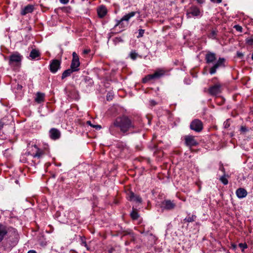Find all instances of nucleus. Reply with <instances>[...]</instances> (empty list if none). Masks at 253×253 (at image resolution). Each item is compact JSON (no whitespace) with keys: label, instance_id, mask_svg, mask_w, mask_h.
<instances>
[{"label":"nucleus","instance_id":"nucleus-1","mask_svg":"<svg viewBox=\"0 0 253 253\" xmlns=\"http://www.w3.org/2000/svg\"><path fill=\"white\" fill-rule=\"evenodd\" d=\"M114 127H118L120 131L125 133L136 128L133 121L126 116L118 117L114 121L113 124L110 127V130L112 133L114 132Z\"/></svg>","mask_w":253,"mask_h":253},{"label":"nucleus","instance_id":"nucleus-2","mask_svg":"<svg viewBox=\"0 0 253 253\" xmlns=\"http://www.w3.org/2000/svg\"><path fill=\"white\" fill-rule=\"evenodd\" d=\"M22 58V55L19 52H13L9 56L8 64L12 67H19L21 65Z\"/></svg>","mask_w":253,"mask_h":253},{"label":"nucleus","instance_id":"nucleus-3","mask_svg":"<svg viewBox=\"0 0 253 253\" xmlns=\"http://www.w3.org/2000/svg\"><path fill=\"white\" fill-rule=\"evenodd\" d=\"M136 14L135 12H131L124 15L120 20L117 21L115 27L121 26V28H125L128 25V21L130 18L133 17Z\"/></svg>","mask_w":253,"mask_h":253},{"label":"nucleus","instance_id":"nucleus-4","mask_svg":"<svg viewBox=\"0 0 253 253\" xmlns=\"http://www.w3.org/2000/svg\"><path fill=\"white\" fill-rule=\"evenodd\" d=\"M186 15L188 18H191L192 16L198 17L201 16V12L198 7L192 6L187 9Z\"/></svg>","mask_w":253,"mask_h":253},{"label":"nucleus","instance_id":"nucleus-5","mask_svg":"<svg viewBox=\"0 0 253 253\" xmlns=\"http://www.w3.org/2000/svg\"><path fill=\"white\" fill-rule=\"evenodd\" d=\"M225 61V60L224 58H219L217 61L211 68L210 73L213 75L216 73V70L219 67H224Z\"/></svg>","mask_w":253,"mask_h":253},{"label":"nucleus","instance_id":"nucleus-6","mask_svg":"<svg viewBox=\"0 0 253 253\" xmlns=\"http://www.w3.org/2000/svg\"><path fill=\"white\" fill-rule=\"evenodd\" d=\"M190 127L196 132H200L203 128V123L200 120L195 119L191 123Z\"/></svg>","mask_w":253,"mask_h":253},{"label":"nucleus","instance_id":"nucleus-7","mask_svg":"<svg viewBox=\"0 0 253 253\" xmlns=\"http://www.w3.org/2000/svg\"><path fill=\"white\" fill-rule=\"evenodd\" d=\"M222 86L220 84H216L210 86L208 89L209 93L212 96H216L221 92Z\"/></svg>","mask_w":253,"mask_h":253},{"label":"nucleus","instance_id":"nucleus-8","mask_svg":"<svg viewBox=\"0 0 253 253\" xmlns=\"http://www.w3.org/2000/svg\"><path fill=\"white\" fill-rule=\"evenodd\" d=\"M175 207V204L169 200H165L161 204V208L163 210H172Z\"/></svg>","mask_w":253,"mask_h":253},{"label":"nucleus","instance_id":"nucleus-9","mask_svg":"<svg viewBox=\"0 0 253 253\" xmlns=\"http://www.w3.org/2000/svg\"><path fill=\"white\" fill-rule=\"evenodd\" d=\"M60 61L57 59L53 60L50 64V70L55 73L60 67Z\"/></svg>","mask_w":253,"mask_h":253},{"label":"nucleus","instance_id":"nucleus-10","mask_svg":"<svg viewBox=\"0 0 253 253\" xmlns=\"http://www.w3.org/2000/svg\"><path fill=\"white\" fill-rule=\"evenodd\" d=\"M185 141L186 145L189 146H194L198 145V143L195 139L194 136L192 135H187L185 137Z\"/></svg>","mask_w":253,"mask_h":253},{"label":"nucleus","instance_id":"nucleus-11","mask_svg":"<svg viewBox=\"0 0 253 253\" xmlns=\"http://www.w3.org/2000/svg\"><path fill=\"white\" fill-rule=\"evenodd\" d=\"M50 138L53 140L58 139L60 137V132L56 128H52L49 131Z\"/></svg>","mask_w":253,"mask_h":253},{"label":"nucleus","instance_id":"nucleus-12","mask_svg":"<svg viewBox=\"0 0 253 253\" xmlns=\"http://www.w3.org/2000/svg\"><path fill=\"white\" fill-rule=\"evenodd\" d=\"M166 72L167 71L164 69H159L157 70L153 74H152L153 79H158L161 78L166 74Z\"/></svg>","mask_w":253,"mask_h":253},{"label":"nucleus","instance_id":"nucleus-13","mask_svg":"<svg viewBox=\"0 0 253 253\" xmlns=\"http://www.w3.org/2000/svg\"><path fill=\"white\" fill-rule=\"evenodd\" d=\"M128 198L129 200L131 201H134L136 203H141L142 199L139 195H135L132 192H130L128 194Z\"/></svg>","mask_w":253,"mask_h":253},{"label":"nucleus","instance_id":"nucleus-14","mask_svg":"<svg viewBox=\"0 0 253 253\" xmlns=\"http://www.w3.org/2000/svg\"><path fill=\"white\" fill-rule=\"evenodd\" d=\"M205 59L207 63H212L216 60L215 54L213 52H208L206 55Z\"/></svg>","mask_w":253,"mask_h":253},{"label":"nucleus","instance_id":"nucleus-15","mask_svg":"<svg viewBox=\"0 0 253 253\" xmlns=\"http://www.w3.org/2000/svg\"><path fill=\"white\" fill-rule=\"evenodd\" d=\"M236 194L238 198L242 199L247 196L248 193L244 188H240L236 190Z\"/></svg>","mask_w":253,"mask_h":253},{"label":"nucleus","instance_id":"nucleus-16","mask_svg":"<svg viewBox=\"0 0 253 253\" xmlns=\"http://www.w3.org/2000/svg\"><path fill=\"white\" fill-rule=\"evenodd\" d=\"M80 65V62L79 59H72L70 68L75 72L78 71L79 70V68L78 67Z\"/></svg>","mask_w":253,"mask_h":253},{"label":"nucleus","instance_id":"nucleus-17","mask_svg":"<svg viewBox=\"0 0 253 253\" xmlns=\"http://www.w3.org/2000/svg\"><path fill=\"white\" fill-rule=\"evenodd\" d=\"M45 95L44 93L37 92L35 100L36 102L40 103L44 101Z\"/></svg>","mask_w":253,"mask_h":253},{"label":"nucleus","instance_id":"nucleus-18","mask_svg":"<svg viewBox=\"0 0 253 253\" xmlns=\"http://www.w3.org/2000/svg\"><path fill=\"white\" fill-rule=\"evenodd\" d=\"M97 13L99 17L102 18L107 13V9L104 6H100L97 10Z\"/></svg>","mask_w":253,"mask_h":253},{"label":"nucleus","instance_id":"nucleus-19","mask_svg":"<svg viewBox=\"0 0 253 253\" xmlns=\"http://www.w3.org/2000/svg\"><path fill=\"white\" fill-rule=\"evenodd\" d=\"M33 10V6L31 5H28L26 6L24 9H23L21 12L22 15H25L27 13H31Z\"/></svg>","mask_w":253,"mask_h":253},{"label":"nucleus","instance_id":"nucleus-20","mask_svg":"<svg viewBox=\"0 0 253 253\" xmlns=\"http://www.w3.org/2000/svg\"><path fill=\"white\" fill-rule=\"evenodd\" d=\"M7 233L5 226L0 224V242L2 240Z\"/></svg>","mask_w":253,"mask_h":253},{"label":"nucleus","instance_id":"nucleus-21","mask_svg":"<svg viewBox=\"0 0 253 253\" xmlns=\"http://www.w3.org/2000/svg\"><path fill=\"white\" fill-rule=\"evenodd\" d=\"M40 56V52L38 50L33 49L30 52V57L32 59H34L36 57H39Z\"/></svg>","mask_w":253,"mask_h":253},{"label":"nucleus","instance_id":"nucleus-22","mask_svg":"<svg viewBox=\"0 0 253 253\" xmlns=\"http://www.w3.org/2000/svg\"><path fill=\"white\" fill-rule=\"evenodd\" d=\"M75 72L74 71H73L72 69H68L66 70H65V71H64V72L62 73V79H65V78L70 76V75L73 73Z\"/></svg>","mask_w":253,"mask_h":253},{"label":"nucleus","instance_id":"nucleus-23","mask_svg":"<svg viewBox=\"0 0 253 253\" xmlns=\"http://www.w3.org/2000/svg\"><path fill=\"white\" fill-rule=\"evenodd\" d=\"M130 216L134 220L138 219V218L139 217V214L136 209L134 208L132 209V211L130 213Z\"/></svg>","mask_w":253,"mask_h":253},{"label":"nucleus","instance_id":"nucleus-24","mask_svg":"<svg viewBox=\"0 0 253 253\" xmlns=\"http://www.w3.org/2000/svg\"><path fill=\"white\" fill-rule=\"evenodd\" d=\"M228 177V175L224 174L220 177V180L224 185H227L228 183V180L227 178Z\"/></svg>","mask_w":253,"mask_h":253},{"label":"nucleus","instance_id":"nucleus-25","mask_svg":"<svg viewBox=\"0 0 253 253\" xmlns=\"http://www.w3.org/2000/svg\"><path fill=\"white\" fill-rule=\"evenodd\" d=\"M138 55L137 53H136L134 50H132L129 54V57L132 60H135L136 59V58L137 57Z\"/></svg>","mask_w":253,"mask_h":253},{"label":"nucleus","instance_id":"nucleus-26","mask_svg":"<svg viewBox=\"0 0 253 253\" xmlns=\"http://www.w3.org/2000/svg\"><path fill=\"white\" fill-rule=\"evenodd\" d=\"M151 80H153V76L152 74L148 75L147 76H145V78L143 79V83H146L149 81H150Z\"/></svg>","mask_w":253,"mask_h":253},{"label":"nucleus","instance_id":"nucleus-27","mask_svg":"<svg viewBox=\"0 0 253 253\" xmlns=\"http://www.w3.org/2000/svg\"><path fill=\"white\" fill-rule=\"evenodd\" d=\"M196 216L195 215H192V216L187 217L184 219V220L188 222L194 221Z\"/></svg>","mask_w":253,"mask_h":253},{"label":"nucleus","instance_id":"nucleus-28","mask_svg":"<svg viewBox=\"0 0 253 253\" xmlns=\"http://www.w3.org/2000/svg\"><path fill=\"white\" fill-rule=\"evenodd\" d=\"M246 42L249 45H253V37L247 38L246 40Z\"/></svg>","mask_w":253,"mask_h":253},{"label":"nucleus","instance_id":"nucleus-29","mask_svg":"<svg viewBox=\"0 0 253 253\" xmlns=\"http://www.w3.org/2000/svg\"><path fill=\"white\" fill-rule=\"evenodd\" d=\"M87 124H88L89 125H90V126H91L92 127H94V128H95L96 129H101V126L100 125H93L91 123V122L88 121L87 122Z\"/></svg>","mask_w":253,"mask_h":253},{"label":"nucleus","instance_id":"nucleus-30","mask_svg":"<svg viewBox=\"0 0 253 253\" xmlns=\"http://www.w3.org/2000/svg\"><path fill=\"white\" fill-rule=\"evenodd\" d=\"M144 31H145L144 30H143V29L139 30V33H138V35L137 36V38H139L142 37L143 36Z\"/></svg>","mask_w":253,"mask_h":253},{"label":"nucleus","instance_id":"nucleus-31","mask_svg":"<svg viewBox=\"0 0 253 253\" xmlns=\"http://www.w3.org/2000/svg\"><path fill=\"white\" fill-rule=\"evenodd\" d=\"M234 28H235L237 31L242 32V27L239 25H236L234 26Z\"/></svg>","mask_w":253,"mask_h":253},{"label":"nucleus","instance_id":"nucleus-32","mask_svg":"<svg viewBox=\"0 0 253 253\" xmlns=\"http://www.w3.org/2000/svg\"><path fill=\"white\" fill-rule=\"evenodd\" d=\"M239 246L242 249V251L247 248V245L246 244L240 243Z\"/></svg>","mask_w":253,"mask_h":253},{"label":"nucleus","instance_id":"nucleus-33","mask_svg":"<svg viewBox=\"0 0 253 253\" xmlns=\"http://www.w3.org/2000/svg\"><path fill=\"white\" fill-rule=\"evenodd\" d=\"M42 154V153L40 151V150H38L37 153L33 155L34 157H40Z\"/></svg>","mask_w":253,"mask_h":253},{"label":"nucleus","instance_id":"nucleus-34","mask_svg":"<svg viewBox=\"0 0 253 253\" xmlns=\"http://www.w3.org/2000/svg\"><path fill=\"white\" fill-rule=\"evenodd\" d=\"M240 130L242 132H247L248 130L245 126H241L240 128Z\"/></svg>","mask_w":253,"mask_h":253},{"label":"nucleus","instance_id":"nucleus-35","mask_svg":"<svg viewBox=\"0 0 253 253\" xmlns=\"http://www.w3.org/2000/svg\"><path fill=\"white\" fill-rule=\"evenodd\" d=\"M72 55H73V59H79L78 55L75 52H74L73 53Z\"/></svg>","mask_w":253,"mask_h":253},{"label":"nucleus","instance_id":"nucleus-36","mask_svg":"<svg viewBox=\"0 0 253 253\" xmlns=\"http://www.w3.org/2000/svg\"><path fill=\"white\" fill-rule=\"evenodd\" d=\"M4 125V119H2L0 121V130L3 127Z\"/></svg>","mask_w":253,"mask_h":253},{"label":"nucleus","instance_id":"nucleus-37","mask_svg":"<svg viewBox=\"0 0 253 253\" xmlns=\"http://www.w3.org/2000/svg\"><path fill=\"white\" fill-rule=\"evenodd\" d=\"M237 55L238 57H239L240 58H242L243 56H244V54L242 52H237Z\"/></svg>","mask_w":253,"mask_h":253},{"label":"nucleus","instance_id":"nucleus-38","mask_svg":"<svg viewBox=\"0 0 253 253\" xmlns=\"http://www.w3.org/2000/svg\"><path fill=\"white\" fill-rule=\"evenodd\" d=\"M59 0L61 3L65 4H67L69 2V0Z\"/></svg>","mask_w":253,"mask_h":253},{"label":"nucleus","instance_id":"nucleus-39","mask_svg":"<svg viewBox=\"0 0 253 253\" xmlns=\"http://www.w3.org/2000/svg\"><path fill=\"white\" fill-rule=\"evenodd\" d=\"M150 104L152 105V106H155L157 104V103L155 101L153 100H152L150 101Z\"/></svg>","mask_w":253,"mask_h":253},{"label":"nucleus","instance_id":"nucleus-40","mask_svg":"<svg viewBox=\"0 0 253 253\" xmlns=\"http://www.w3.org/2000/svg\"><path fill=\"white\" fill-rule=\"evenodd\" d=\"M89 52H90V50L89 49H85V50H84L83 52H84V54H87Z\"/></svg>","mask_w":253,"mask_h":253},{"label":"nucleus","instance_id":"nucleus-41","mask_svg":"<svg viewBox=\"0 0 253 253\" xmlns=\"http://www.w3.org/2000/svg\"><path fill=\"white\" fill-rule=\"evenodd\" d=\"M229 126V125L228 124L227 122L224 123V126L225 128H227Z\"/></svg>","mask_w":253,"mask_h":253},{"label":"nucleus","instance_id":"nucleus-42","mask_svg":"<svg viewBox=\"0 0 253 253\" xmlns=\"http://www.w3.org/2000/svg\"><path fill=\"white\" fill-rule=\"evenodd\" d=\"M82 244V245H83V246H84L85 247L87 248V244H86V242H83Z\"/></svg>","mask_w":253,"mask_h":253},{"label":"nucleus","instance_id":"nucleus-43","mask_svg":"<svg viewBox=\"0 0 253 253\" xmlns=\"http://www.w3.org/2000/svg\"><path fill=\"white\" fill-rule=\"evenodd\" d=\"M28 253H37L35 251H34V250H31V251H29Z\"/></svg>","mask_w":253,"mask_h":253},{"label":"nucleus","instance_id":"nucleus-44","mask_svg":"<svg viewBox=\"0 0 253 253\" xmlns=\"http://www.w3.org/2000/svg\"><path fill=\"white\" fill-rule=\"evenodd\" d=\"M222 1V0H216V2L218 3H220Z\"/></svg>","mask_w":253,"mask_h":253},{"label":"nucleus","instance_id":"nucleus-45","mask_svg":"<svg viewBox=\"0 0 253 253\" xmlns=\"http://www.w3.org/2000/svg\"><path fill=\"white\" fill-rule=\"evenodd\" d=\"M113 249H111V250H110L109 251V253H113Z\"/></svg>","mask_w":253,"mask_h":253},{"label":"nucleus","instance_id":"nucleus-46","mask_svg":"<svg viewBox=\"0 0 253 253\" xmlns=\"http://www.w3.org/2000/svg\"><path fill=\"white\" fill-rule=\"evenodd\" d=\"M109 98H110V96H107V99L108 100H109L110 99Z\"/></svg>","mask_w":253,"mask_h":253},{"label":"nucleus","instance_id":"nucleus-47","mask_svg":"<svg viewBox=\"0 0 253 253\" xmlns=\"http://www.w3.org/2000/svg\"><path fill=\"white\" fill-rule=\"evenodd\" d=\"M212 34L213 35H214L215 34V32L213 31V32H212Z\"/></svg>","mask_w":253,"mask_h":253},{"label":"nucleus","instance_id":"nucleus-48","mask_svg":"<svg viewBox=\"0 0 253 253\" xmlns=\"http://www.w3.org/2000/svg\"><path fill=\"white\" fill-rule=\"evenodd\" d=\"M252 58L253 60V54H252Z\"/></svg>","mask_w":253,"mask_h":253},{"label":"nucleus","instance_id":"nucleus-49","mask_svg":"<svg viewBox=\"0 0 253 253\" xmlns=\"http://www.w3.org/2000/svg\"><path fill=\"white\" fill-rule=\"evenodd\" d=\"M211 1L214 2L215 0H211Z\"/></svg>","mask_w":253,"mask_h":253},{"label":"nucleus","instance_id":"nucleus-50","mask_svg":"<svg viewBox=\"0 0 253 253\" xmlns=\"http://www.w3.org/2000/svg\"><path fill=\"white\" fill-rule=\"evenodd\" d=\"M252 253H253V252Z\"/></svg>","mask_w":253,"mask_h":253}]
</instances>
